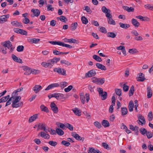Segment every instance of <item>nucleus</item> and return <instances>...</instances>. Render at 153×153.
Here are the masks:
<instances>
[{
	"label": "nucleus",
	"mask_w": 153,
	"mask_h": 153,
	"mask_svg": "<svg viewBox=\"0 0 153 153\" xmlns=\"http://www.w3.org/2000/svg\"><path fill=\"white\" fill-rule=\"evenodd\" d=\"M147 97L148 98H150L152 95V89L150 87L148 86L147 87Z\"/></svg>",
	"instance_id": "nucleus-23"
},
{
	"label": "nucleus",
	"mask_w": 153,
	"mask_h": 153,
	"mask_svg": "<svg viewBox=\"0 0 153 153\" xmlns=\"http://www.w3.org/2000/svg\"><path fill=\"white\" fill-rule=\"evenodd\" d=\"M24 49V47L23 45H19L17 48L16 50L19 52L22 51Z\"/></svg>",
	"instance_id": "nucleus-50"
},
{
	"label": "nucleus",
	"mask_w": 153,
	"mask_h": 153,
	"mask_svg": "<svg viewBox=\"0 0 153 153\" xmlns=\"http://www.w3.org/2000/svg\"><path fill=\"white\" fill-rule=\"evenodd\" d=\"M56 131L57 132V133L59 135L62 136L64 134V132L60 128H56Z\"/></svg>",
	"instance_id": "nucleus-36"
},
{
	"label": "nucleus",
	"mask_w": 153,
	"mask_h": 153,
	"mask_svg": "<svg viewBox=\"0 0 153 153\" xmlns=\"http://www.w3.org/2000/svg\"><path fill=\"white\" fill-rule=\"evenodd\" d=\"M7 49L6 48L4 49L2 47L0 46V52H2L3 54H6L7 53Z\"/></svg>",
	"instance_id": "nucleus-56"
},
{
	"label": "nucleus",
	"mask_w": 153,
	"mask_h": 153,
	"mask_svg": "<svg viewBox=\"0 0 153 153\" xmlns=\"http://www.w3.org/2000/svg\"><path fill=\"white\" fill-rule=\"evenodd\" d=\"M108 23L110 25H115L116 23L114 20L112 19V17H111L108 19Z\"/></svg>",
	"instance_id": "nucleus-45"
},
{
	"label": "nucleus",
	"mask_w": 153,
	"mask_h": 153,
	"mask_svg": "<svg viewBox=\"0 0 153 153\" xmlns=\"http://www.w3.org/2000/svg\"><path fill=\"white\" fill-rule=\"evenodd\" d=\"M49 42L53 45H61V42H62L60 41H49Z\"/></svg>",
	"instance_id": "nucleus-44"
},
{
	"label": "nucleus",
	"mask_w": 153,
	"mask_h": 153,
	"mask_svg": "<svg viewBox=\"0 0 153 153\" xmlns=\"http://www.w3.org/2000/svg\"><path fill=\"white\" fill-rule=\"evenodd\" d=\"M40 108L41 110L42 111L46 112H49V110L48 108L45 106L44 105H42L40 106Z\"/></svg>",
	"instance_id": "nucleus-35"
},
{
	"label": "nucleus",
	"mask_w": 153,
	"mask_h": 153,
	"mask_svg": "<svg viewBox=\"0 0 153 153\" xmlns=\"http://www.w3.org/2000/svg\"><path fill=\"white\" fill-rule=\"evenodd\" d=\"M131 22L132 24L135 27H138L140 25V23L137 22V20L136 19H133L131 20Z\"/></svg>",
	"instance_id": "nucleus-27"
},
{
	"label": "nucleus",
	"mask_w": 153,
	"mask_h": 153,
	"mask_svg": "<svg viewBox=\"0 0 153 153\" xmlns=\"http://www.w3.org/2000/svg\"><path fill=\"white\" fill-rule=\"evenodd\" d=\"M121 114L122 115H125L126 114L128 113V110L126 107H122L121 108Z\"/></svg>",
	"instance_id": "nucleus-33"
},
{
	"label": "nucleus",
	"mask_w": 153,
	"mask_h": 153,
	"mask_svg": "<svg viewBox=\"0 0 153 153\" xmlns=\"http://www.w3.org/2000/svg\"><path fill=\"white\" fill-rule=\"evenodd\" d=\"M23 88H18L12 94V96H17L18 95L17 93L18 92H20L21 91H22L23 89Z\"/></svg>",
	"instance_id": "nucleus-31"
},
{
	"label": "nucleus",
	"mask_w": 153,
	"mask_h": 153,
	"mask_svg": "<svg viewBox=\"0 0 153 153\" xmlns=\"http://www.w3.org/2000/svg\"><path fill=\"white\" fill-rule=\"evenodd\" d=\"M61 144L66 146H68L70 145V143L66 140H63L61 142Z\"/></svg>",
	"instance_id": "nucleus-51"
},
{
	"label": "nucleus",
	"mask_w": 153,
	"mask_h": 153,
	"mask_svg": "<svg viewBox=\"0 0 153 153\" xmlns=\"http://www.w3.org/2000/svg\"><path fill=\"white\" fill-rule=\"evenodd\" d=\"M60 60V58L54 57L51 59L48 60V62H49L50 65V68H51L53 65L59 61Z\"/></svg>",
	"instance_id": "nucleus-6"
},
{
	"label": "nucleus",
	"mask_w": 153,
	"mask_h": 153,
	"mask_svg": "<svg viewBox=\"0 0 153 153\" xmlns=\"http://www.w3.org/2000/svg\"><path fill=\"white\" fill-rule=\"evenodd\" d=\"M38 135H40L41 137L45 139H49L50 138V135L48 134L45 133L44 132H41L39 133Z\"/></svg>",
	"instance_id": "nucleus-20"
},
{
	"label": "nucleus",
	"mask_w": 153,
	"mask_h": 153,
	"mask_svg": "<svg viewBox=\"0 0 153 153\" xmlns=\"http://www.w3.org/2000/svg\"><path fill=\"white\" fill-rule=\"evenodd\" d=\"M14 98H15L13 96H12V97L10 98L9 100L7 101L6 103L5 106H7L8 105H10L11 104V101H12V100L14 99Z\"/></svg>",
	"instance_id": "nucleus-48"
},
{
	"label": "nucleus",
	"mask_w": 153,
	"mask_h": 153,
	"mask_svg": "<svg viewBox=\"0 0 153 153\" xmlns=\"http://www.w3.org/2000/svg\"><path fill=\"white\" fill-rule=\"evenodd\" d=\"M38 127L39 128H40L41 130H44L45 132L46 133H48L50 132V131L48 129V127L46 125V124L44 123L40 124L39 123L38 125Z\"/></svg>",
	"instance_id": "nucleus-5"
},
{
	"label": "nucleus",
	"mask_w": 153,
	"mask_h": 153,
	"mask_svg": "<svg viewBox=\"0 0 153 153\" xmlns=\"http://www.w3.org/2000/svg\"><path fill=\"white\" fill-rule=\"evenodd\" d=\"M67 82H61L59 84L58 83H54L49 85L45 89V91L49 90L54 88L60 86L62 88H63L67 85Z\"/></svg>",
	"instance_id": "nucleus-1"
},
{
	"label": "nucleus",
	"mask_w": 153,
	"mask_h": 153,
	"mask_svg": "<svg viewBox=\"0 0 153 153\" xmlns=\"http://www.w3.org/2000/svg\"><path fill=\"white\" fill-rule=\"evenodd\" d=\"M12 58L13 61L16 62L20 63H22L23 62L22 59L20 58H18L14 54H12Z\"/></svg>",
	"instance_id": "nucleus-17"
},
{
	"label": "nucleus",
	"mask_w": 153,
	"mask_h": 153,
	"mask_svg": "<svg viewBox=\"0 0 153 153\" xmlns=\"http://www.w3.org/2000/svg\"><path fill=\"white\" fill-rule=\"evenodd\" d=\"M31 11L33 13L34 16H38L40 14V12L39 10L38 9H32L31 10Z\"/></svg>",
	"instance_id": "nucleus-25"
},
{
	"label": "nucleus",
	"mask_w": 153,
	"mask_h": 153,
	"mask_svg": "<svg viewBox=\"0 0 153 153\" xmlns=\"http://www.w3.org/2000/svg\"><path fill=\"white\" fill-rule=\"evenodd\" d=\"M48 144L52 146H55L57 144V143L56 141H51L48 142Z\"/></svg>",
	"instance_id": "nucleus-53"
},
{
	"label": "nucleus",
	"mask_w": 153,
	"mask_h": 153,
	"mask_svg": "<svg viewBox=\"0 0 153 153\" xmlns=\"http://www.w3.org/2000/svg\"><path fill=\"white\" fill-rule=\"evenodd\" d=\"M81 20L83 24H86L88 22V19L85 16H83L82 17Z\"/></svg>",
	"instance_id": "nucleus-49"
},
{
	"label": "nucleus",
	"mask_w": 153,
	"mask_h": 153,
	"mask_svg": "<svg viewBox=\"0 0 153 153\" xmlns=\"http://www.w3.org/2000/svg\"><path fill=\"white\" fill-rule=\"evenodd\" d=\"M115 91L116 94L119 96L122 95V90L120 89H115Z\"/></svg>",
	"instance_id": "nucleus-60"
},
{
	"label": "nucleus",
	"mask_w": 153,
	"mask_h": 153,
	"mask_svg": "<svg viewBox=\"0 0 153 153\" xmlns=\"http://www.w3.org/2000/svg\"><path fill=\"white\" fill-rule=\"evenodd\" d=\"M73 112L76 115L80 116L81 115V111L77 108H75L72 110Z\"/></svg>",
	"instance_id": "nucleus-26"
},
{
	"label": "nucleus",
	"mask_w": 153,
	"mask_h": 153,
	"mask_svg": "<svg viewBox=\"0 0 153 153\" xmlns=\"http://www.w3.org/2000/svg\"><path fill=\"white\" fill-rule=\"evenodd\" d=\"M85 10L87 13H88L89 14H90L91 13L92 11L91 10L89 7L88 6H85Z\"/></svg>",
	"instance_id": "nucleus-59"
},
{
	"label": "nucleus",
	"mask_w": 153,
	"mask_h": 153,
	"mask_svg": "<svg viewBox=\"0 0 153 153\" xmlns=\"http://www.w3.org/2000/svg\"><path fill=\"white\" fill-rule=\"evenodd\" d=\"M11 24L13 26L15 27H18L20 28H22L23 27V25L21 23L19 22L16 21H12L11 22Z\"/></svg>",
	"instance_id": "nucleus-10"
},
{
	"label": "nucleus",
	"mask_w": 153,
	"mask_h": 153,
	"mask_svg": "<svg viewBox=\"0 0 153 153\" xmlns=\"http://www.w3.org/2000/svg\"><path fill=\"white\" fill-rule=\"evenodd\" d=\"M94 125L98 128H100L102 127L101 123L98 121L94 122Z\"/></svg>",
	"instance_id": "nucleus-55"
},
{
	"label": "nucleus",
	"mask_w": 153,
	"mask_h": 153,
	"mask_svg": "<svg viewBox=\"0 0 153 153\" xmlns=\"http://www.w3.org/2000/svg\"><path fill=\"white\" fill-rule=\"evenodd\" d=\"M137 79L138 81H143L145 80L144 75L142 73H140L137 74Z\"/></svg>",
	"instance_id": "nucleus-12"
},
{
	"label": "nucleus",
	"mask_w": 153,
	"mask_h": 153,
	"mask_svg": "<svg viewBox=\"0 0 153 153\" xmlns=\"http://www.w3.org/2000/svg\"><path fill=\"white\" fill-rule=\"evenodd\" d=\"M145 8L148 10L153 11V5L150 4H147L144 5Z\"/></svg>",
	"instance_id": "nucleus-39"
},
{
	"label": "nucleus",
	"mask_w": 153,
	"mask_h": 153,
	"mask_svg": "<svg viewBox=\"0 0 153 153\" xmlns=\"http://www.w3.org/2000/svg\"><path fill=\"white\" fill-rule=\"evenodd\" d=\"M97 91H98L99 96L101 97L102 100H105L106 99L107 96V93L106 91H103V89L101 88H98Z\"/></svg>",
	"instance_id": "nucleus-3"
},
{
	"label": "nucleus",
	"mask_w": 153,
	"mask_h": 153,
	"mask_svg": "<svg viewBox=\"0 0 153 153\" xmlns=\"http://www.w3.org/2000/svg\"><path fill=\"white\" fill-rule=\"evenodd\" d=\"M54 8L52 7V5L51 4H48L47 6V10L48 11H53L54 10Z\"/></svg>",
	"instance_id": "nucleus-61"
},
{
	"label": "nucleus",
	"mask_w": 153,
	"mask_h": 153,
	"mask_svg": "<svg viewBox=\"0 0 153 153\" xmlns=\"http://www.w3.org/2000/svg\"><path fill=\"white\" fill-rule=\"evenodd\" d=\"M64 41L65 42H69L70 43H74L77 44L78 43V41L75 39L71 38L68 39L65 38L64 39Z\"/></svg>",
	"instance_id": "nucleus-18"
},
{
	"label": "nucleus",
	"mask_w": 153,
	"mask_h": 153,
	"mask_svg": "<svg viewBox=\"0 0 153 153\" xmlns=\"http://www.w3.org/2000/svg\"><path fill=\"white\" fill-rule=\"evenodd\" d=\"M78 26L77 23L76 22H74V23H72L71 24V30L74 31L75 30Z\"/></svg>",
	"instance_id": "nucleus-37"
},
{
	"label": "nucleus",
	"mask_w": 153,
	"mask_h": 153,
	"mask_svg": "<svg viewBox=\"0 0 153 153\" xmlns=\"http://www.w3.org/2000/svg\"><path fill=\"white\" fill-rule=\"evenodd\" d=\"M29 42L31 43H38L40 41V39L34 38L32 39H30Z\"/></svg>",
	"instance_id": "nucleus-34"
},
{
	"label": "nucleus",
	"mask_w": 153,
	"mask_h": 153,
	"mask_svg": "<svg viewBox=\"0 0 153 153\" xmlns=\"http://www.w3.org/2000/svg\"><path fill=\"white\" fill-rule=\"evenodd\" d=\"M93 58L97 61L98 62H100L102 61V60L101 58L99 56L94 55L93 56Z\"/></svg>",
	"instance_id": "nucleus-42"
},
{
	"label": "nucleus",
	"mask_w": 153,
	"mask_h": 153,
	"mask_svg": "<svg viewBox=\"0 0 153 153\" xmlns=\"http://www.w3.org/2000/svg\"><path fill=\"white\" fill-rule=\"evenodd\" d=\"M60 62L62 64H65L68 66L71 65H72V63L71 62H69L68 61L65 60H61Z\"/></svg>",
	"instance_id": "nucleus-41"
},
{
	"label": "nucleus",
	"mask_w": 153,
	"mask_h": 153,
	"mask_svg": "<svg viewBox=\"0 0 153 153\" xmlns=\"http://www.w3.org/2000/svg\"><path fill=\"white\" fill-rule=\"evenodd\" d=\"M1 45L4 47H7L8 49H10V47L12 46L11 42L9 41H7L2 42L1 43Z\"/></svg>",
	"instance_id": "nucleus-14"
},
{
	"label": "nucleus",
	"mask_w": 153,
	"mask_h": 153,
	"mask_svg": "<svg viewBox=\"0 0 153 153\" xmlns=\"http://www.w3.org/2000/svg\"><path fill=\"white\" fill-rule=\"evenodd\" d=\"M23 70L25 71L24 73V74L25 75H29L32 72V69L28 66H23Z\"/></svg>",
	"instance_id": "nucleus-9"
},
{
	"label": "nucleus",
	"mask_w": 153,
	"mask_h": 153,
	"mask_svg": "<svg viewBox=\"0 0 153 153\" xmlns=\"http://www.w3.org/2000/svg\"><path fill=\"white\" fill-rule=\"evenodd\" d=\"M107 36L108 37L114 38L116 37V34L114 33L108 32L107 33Z\"/></svg>",
	"instance_id": "nucleus-38"
},
{
	"label": "nucleus",
	"mask_w": 153,
	"mask_h": 153,
	"mask_svg": "<svg viewBox=\"0 0 153 153\" xmlns=\"http://www.w3.org/2000/svg\"><path fill=\"white\" fill-rule=\"evenodd\" d=\"M20 32L19 34H21L22 35L27 36V32L23 29H20Z\"/></svg>",
	"instance_id": "nucleus-54"
},
{
	"label": "nucleus",
	"mask_w": 153,
	"mask_h": 153,
	"mask_svg": "<svg viewBox=\"0 0 153 153\" xmlns=\"http://www.w3.org/2000/svg\"><path fill=\"white\" fill-rule=\"evenodd\" d=\"M140 131L141 134L143 135H144L147 132L145 128H142L140 130Z\"/></svg>",
	"instance_id": "nucleus-64"
},
{
	"label": "nucleus",
	"mask_w": 153,
	"mask_h": 153,
	"mask_svg": "<svg viewBox=\"0 0 153 153\" xmlns=\"http://www.w3.org/2000/svg\"><path fill=\"white\" fill-rule=\"evenodd\" d=\"M96 65L99 69H100L102 70L106 71L107 69L105 67L104 65L101 64L97 63H96Z\"/></svg>",
	"instance_id": "nucleus-24"
},
{
	"label": "nucleus",
	"mask_w": 153,
	"mask_h": 153,
	"mask_svg": "<svg viewBox=\"0 0 153 153\" xmlns=\"http://www.w3.org/2000/svg\"><path fill=\"white\" fill-rule=\"evenodd\" d=\"M53 71L54 72L57 73L59 74L62 75L64 76H66V70L63 69L59 68H55L53 69Z\"/></svg>",
	"instance_id": "nucleus-4"
},
{
	"label": "nucleus",
	"mask_w": 153,
	"mask_h": 153,
	"mask_svg": "<svg viewBox=\"0 0 153 153\" xmlns=\"http://www.w3.org/2000/svg\"><path fill=\"white\" fill-rule=\"evenodd\" d=\"M14 99L12 100V106L13 108H18L20 106H22L23 105V102H19L21 99V97L20 96H14Z\"/></svg>",
	"instance_id": "nucleus-2"
},
{
	"label": "nucleus",
	"mask_w": 153,
	"mask_h": 153,
	"mask_svg": "<svg viewBox=\"0 0 153 153\" xmlns=\"http://www.w3.org/2000/svg\"><path fill=\"white\" fill-rule=\"evenodd\" d=\"M102 12L105 13H107V12L111 13V10L108 9L106 8L105 6H103L102 8Z\"/></svg>",
	"instance_id": "nucleus-43"
},
{
	"label": "nucleus",
	"mask_w": 153,
	"mask_h": 153,
	"mask_svg": "<svg viewBox=\"0 0 153 153\" xmlns=\"http://www.w3.org/2000/svg\"><path fill=\"white\" fill-rule=\"evenodd\" d=\"M138 120L137 121L141 123V125H144L146 124V121L144 117L141 115L140 114L138 116Z\"/></svg>",
	"instance_id": "nucleus-16"
},
{
	"label": "nucleus",
	"mask_w": 153,
	"mask_h": 153,
	"mask_svg": "<svg viewBox=\"0 0 153 153\" xmlns=\"http://www.w3.org/2000/svg\"><path fill=\"white\" fill-rule=\"evenodd\" d=\"M61 46L63 47H65L69 48H72V47L71 45L69 44H65L64 42H61Z\"/></svg>",
	"instance_id": "nucleus-52"
},
{
	"label": "nucleus",
	"mask_w": 153,
	"mask_h": 153,
	"mask_svg": "<svg viewBox=\"0 0 153 153\" xmlns=\"http://www.w3.org/2000/svg\"><path fill=\"white\" fill-rule=\"evenodd\" d=\"M119 24L120 27L123 29H126L130 27V25L127 24H123L120 22L119 23Z\"/></svg>",
	"instance_id": "nucleus-28"
},
{
	"label": "nucleus",
	"mask_w": 153,
	"mask_h": 153,
	"mask_svg": "<svg viewBox=\"0 0 153 153\" xmlns=\"http://www.w3.org/2000/svg\"><path fill=\"white\" fill-rule=\"evenodd\" d=\"M38 118V114H35L30 117L28 121L29 123H31L36 120Z\"/></svg>",
	"instance_id": "nucleus-22"
},
{
	"label": "nucleus",
	"mask_w": 153,
	"mask_h": 153,
	"mask_svg": "<svg viewBox=\"0 0 153 153\" xmlns=\"http://www.w3.org/2000/svg\"><path fill=\"white\" fill-rule=\"evenodd\" d=\"M64 98V95L62 94L57 93V99L58 100H61Z\"/></svg>",
	"instance_id": "nucleus-47"
},
{
	"label": "nucleus",
	"mask_w": 153,
	"mask_h": 153,
	"mask_svg": "<svg viewBox=\"0 0 153 153\" xmlns=\"http://www.w3.org/2000/svg\"><path fill=\"white\" fill-rule=\"evenodd\" d=\"M148 120L149 121H151L152 120L153 118L152 113V111H150L148 115Z\"/></svg>",
	"instance_id": "nucleus-58"
},
{
	"label": "nucleus",
	"mask_w": 153,
	"mask_h": 153,
	"mask_svg": "<svg viewBox=\"0 0 153 153\" xmlns=\"http://www.w3.org/2000/svg\"><path fill=\"white\" fill-rule=\"evenodd\" d=\"M66 128H68L71 131H72L73 130L74 128L73 126L71 124L67 123L66 124Z\"/></svg>",
	"instance_id": "nucleus-63"
},
{
	"label": "nucleus",
	"mask_w": 153,
	"mask_h": 153,
	"mask_svg": "<svg viewBox=\"0 0 153 153\" xmlns=\"http://www.w3.org/2000/svg\"><path fill=\"white\" fill-rule=\"evenodd\" d=\"M146 135L148 139H150L153 137V134H152L151 131H147L146 133Z\"/></svg>",
	"instance_id": "nucleus-62"
},
{
	"label": "nucleus",
	"mask_w": 153,
	"mask_h": 153,
	"mask_svg": "<svg viewBox=\"0 0 153 153\" xmlns=\"http://www.w3.org/2000/svg\"><path fill=\"white\" fill-rule=\"evenodd\" d=\"M10 15L9 14L3 15L0 16V23L3 24L7 21V19L10 17Z\"/></svg>",
	"instance_id": "nucleus-7"
},
{
	"label": "nucleus",
	"mask_w": 153,
	"mask_h": 153,
	"mask_svg": "<svg viewBox=\"0 0 153 153\" xmlns=\"http://www.w3.org/2000/svg\"><path fill=\"white\" fill-rule=\"evenodd\" d=\"M60 20L64 22H66L68 21V19L64 16H60Z\"/></svg>",
	"instance_id": "nucleus-57"
},
{
	"label": "nucleus",
	"mask_w": 153,
	"mask_h": 153,
	"mask_svg": "<svg viewBox=\"0 0 153 153\" xmlns=\"http://www.w3.org/2000/svg\"><path fill=\"white\" fill-rule=\"evenodd\" d=\"M88 152L91 153H102L101 152L97 149H94L92 147H90Z\"/></svg>",
	"instance_id": "nucleus-19"
},
{
	"label": "nucleus",
	"mask_w": 153,
	"mask_h": 153,
	"mask_svg": "<svg viewBox=\"0 0 153 153\" xmlns=\"http://www.w3.org/2000/svg\"><path fill=\"white\" fill-rule=\"evenodd\" d=\"M102 146L105 149L108 150H110L111 149V148L110 147L109 145L105 143H102Z\"/></svg>",
	"instance_id": "nucleus-40"
},
{
	"label": "nucleus",
	"mask_w": 153,
	"mask_h": 153,
	"mask_svg": "<svg viewBox=\"0 0 153 153\" xmlns=\"http://www.w3.org/2000/svg\"><path fill=\"white\" fill-rule=\"evenodd\" d=\"M96 74L95 71L94 70H92L88 71L85 74V77L86 78L91 77L95 76Z\"/></svg>",
	"instance_id": "nucleus-8"
},
{
	"label": "nucleus",
	"mask_w": 153,
	"mask_h": 153,
	"mask_svg": "<svg viewBox=\"0 0 153 153\" xmlns=\"http://www.w3.org/2000/svg\"><path fill=\"white\" fill-rule=\"evenodd\" d=\"M72 136L76 140L79 141L82 140L83 141L84 140V137H81L79 136L78 134L76 133L75 132H73L72 133Z\"/></svg>",
	"instance_id": "nucleus-11"
},
{
	"label": "nucleus",
	"mask_w": 153,
	"mask_h": 153,
	"mask_svg": "<svg viewBox=\"0 0 153 153\" xmlns=\"http://www.w3.org/2000/svg\"><path fill=\"white\" fill-rule=\"evenodd\" d=\"M102 124L105 127H108L110 126V124L108 121L105 120H102Z\"/></svg>",
	"instance_id": "nucleus-30"
},
{
	"label": "nucleus",
	"mask_w": 153,
	"mask_h": 153,
	"mask_svg": "<svg viewBox=\"0 0 153 153\" xmlns=\"http://www.w3.org/2000/svg\"><path fill=\"white\" fill-rule=\"evenodd\" d=\"M45 68L49 67L50 68V65L49 62H42L41 64Z\"/></svg>",
	"instance_id": "nucleus-46"
},
{
	"label": "nucleus",
	"mask_w": 153,
	"mask_h": 153,
	"mask_svg": "<svg viewBox=\"0 0 153 153\" xmlns=\"http://www.w3.org/2000/svg\"><path fill=\"white\" fill-rule=\"evenodd\" d=\"M134 91V85H132L131 87L129 92L128 95L131 97L133 95Z\"/></svg>",
	"instance_id": "nucleus-32"
},
{
	"label": "nucleus",
	"mask_w": 153,
	"mask_h": 153,
	"mask_svg": "<svg viewBox=\"0 0 153 153\" xmlns=\"http://www.w3.org/2000/svg\"><path fill=\"white\" fill-rule=\"evenodd\" d=\"M51 107L54 113H57L58 112V108L54 102H52L51 104Z\"/></svg>",
	"instance_id": "nucleus-13"
},
{
	"label": "nucleus",
	"mask_w": 153,
	"mask_h": 153,
	"mask_svg": "<svg viewBox=\"0 0 153 153\" xmlns=\"http://www.w3.org/2000/svg\"><path fill=\"white\" fill-rule=\"evenodd\" d=\"M134 105L133 101L131 100L129 102L128 105V109L130 111H132L133 110Z\"/></svg>",
	"instance_id": "nucleus-29"
},
{
	"label": "nucleus",
	"mask_w": 153,
	"mask_h": 153,
	"mask_svg": "<svg viewBox=\"0 0 153 153\" xmlns=\"http://www.w3.org/2000/svg\"><path fill=\"white\" fill-rule=\"evenodd\" d=\"M136 18L139 19L140 20L143 21H150V19L146 16L143 17L141 16H136Z\"/></svg>",
	"instance_id": "nucleus-21"
},
{
	"label": "nucleus",
	"mask_w": 153,
	"mask_h": 153,
	"mask_svg": "<svg viewBox=\"0 0 153 153\" xmlns=\"http://www.w3.org/2000/svg\"><path fill=\"white\" fill-rule=\"evenodd\" d=\"M42 89L41 86L40 85H36L33 88V90L36 93H37Z\"/></svg>",
	"instance_id": "nucleus-15"
}]
</instances>
